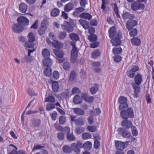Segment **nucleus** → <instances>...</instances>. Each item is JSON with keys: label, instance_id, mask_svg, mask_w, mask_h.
<instances>
[{"label": "nucleus", "instance_id": "obj_1", "mask_svg": "<svg viewBox=\"0 0 154 154\" xmlns=\"http://www.w3.org/2000/svg\"><path fill=\"white\" fill-rule=\"evenodd\" d=\"M120 116L124 120L121 122V125L124 129L132 128L133 124L128 120L129 118L132 119L134 117V111L132 108H130L127 110H123L121 111Z\"/></svg>", "mask_w": 154, "mask_h": 154}, {"label": "nucleus", "instance_id": "obj_2", "mask_svg": "<svg viewBox=\"0 0 154 154\" xmlns=\"http://www.w3.org/2000/svg\"><path fill=\"white\" fill-rule=\"evenodd\" d=\"M127 101V98L125 97L121 96L119 97L118 100V103L119 104V110L122 111L129 109Z\"/></svg>", "mask_w": 154, "mask_h": 154}, {"label": "nucleus", "instance_id": "obj_3", "mask_svg": "<svg viewBox=\"0 0 154 154\" xmlns=\"http://www.w3.org/2000/svg\"><path fill=\"white\" fill-rule=\"evenodd\" d=\"M28 41L25 43V46L27 48H33L34 47L33 42L35 40V37L33 32H30L27 35Z\"/></svg>", "mask_w": 154, "mask_h": 154}, {"label": "nucleus", "instance_id": "obj_4", "mask_svg": "<svg viewBox=\"0 0 154 154\" xmlns=\"http://www.w3.org/2000/svg\"><path fill=\"white\" fill-rule=\"evenodd\" d=\"M122 36V34L121 32L118 31L117 33V36L111 38L110 42L113 46H117L121 45V39Z\"/></svg>", "mask_w": 154, "mask_h": 154}, {"label": "nucleus", "instance_id": "obj_5", "mask_svg": "<svg viewBox=\"0 0 154 154\" xmlns=\"http://www.w3.org/2000/svg\"><path fill=\"white\" fill-rule=\"evenodd\" d=\"M144 5L138 2H134L131 3V8L132 10L134 11L138 10H143L145 8Z\"/></svg>", "mask_w": 154, "mask_h": 154}, {"label": "nucleus", "instance_id": "obj_6", "mask_svg": "<svg viewBox=\"0 0 154 154\" xmlns=\"http://www.w3.org/2000/svg\"><path fill=\"white\" fill-rule=\"evenodd\" d=\"M17 23L22 26H26L29 25V20L26 17L22 16L18 17L17 19Z\"/></svg>", "mask_w": 154, "mask_h": 154}, {"label": "nucleus", "instance_id": "obj_7", "mask_svg": "<svg viewBox=\"0 0 154 154\" xmlns=\"http://www.w3.org/2000/svg\"><path fill=\"white\" fill-rule=\"evenodd\" d=\"M117 131L119 134H121L124 138H128L131 136L130 132L127 129H124L122 127H120L118 128Z\"/></svg>", "mask_w": 154, "mask_h": 154}, {"label": "nucleus", "instance_id": "obj_8", "mask_svg": "<svg viewBox=\"0 0 154 154\" xmlns=\"http://www.w3.org/2000/svg\"><path fill=\"white\" fill-rule=\"evenodd\" d=\"M12 31L16 33L19 34L24 30V28L17 23L13 24L11 27Z\"/></svg>", "mask_w": 154, "mask_h": 154}, {"label": "nucleus", "instance_id": "obj_9", "mask_svg": "<svg viewBox=\"0 0 154 154\" xmlns=\"http://www.w3.org/2000/svg\"><path fill=\"white\" fill-rule=\"evenodd\" d=\"M79 51L77 48H72L71 51V61L73 63H75L77 59Z\"/></svg>", "mask_w": 154, "mask_h": 154}, {"label": "nucleus", "instance_id": "obj_10", "mask_svg": "<svg viewBox=\"0 0 154 154\" xmlns=\"http://www.w3.org/2000/svg\"><path fill=\"white\" fill-rule=\"evenodd\" d=\"M134 82H132L131 84L140 85L143 81L142 75L140 73H137L134 77Z\"/></svg>", "mask_w": 154, "mask_h": 154}, {"label": "nucleus", "instance_id": "obj_11", "mask_svg": "<svg viewBox=\"0 0 154 154\" xmlns=\"http://www.w3.org/2000/svg\"><path fill=\"white\" fill-rule=\"evenodd\" d=\"M137 24V22L133 19L128 20L126 23V27L129 31H131L133 28Z\"/></svg>", "mask_w": 154, "mask_h": 154}, {"label": "nucleus", "instance_id": "obj_12", "mask_svg": "<svg viewBox=\"0 0 154 154\" xmlns=\"http://www.w3.org/2000/svg\"><path fill=\"white\" fill-rule=\"evenodd\" d=\"M12 147L15 149H12L11 152H10L8 154H26L25 151L23 150H20L17 151V148L14 145L11 144L9 145V147Z\"/></svg>", "mask_w": 154, "mask_h": 154}, {"label": "nucleus", "instance_id": "obj_13", "mask_svg": "<svg viewBox=\"0 0 154 154\" xmlns=\"http://www.w3.org/2000/svg\"><path fill=\"white\" fill-rule=\"evenodd\" d=\"M132 87L134 89V94L133 96V97L137 98L139 97V93L140 91V85H136L135 84H131Z\"/></svg>", "mask_w": 154, "mask_h": 154}, {"label": "nucleus", "instance_id": "obj_14", "mask_svg": "<svg viewBox=\"0 0 154 154\" xmlns=\"http://www.w3.org/2000/svg\"><path fill=\"white\" fill-rule=\"evenodd\" d=\"M125 142L118 140L116 141L115 144L116 149L120 151L123 150L125 148Z\"/></svg>", "mask_w": 154, "mask_h": 154}, {"label": "nucleus", "instance_id": "obj_15", "mask_svg": "<svg viewBox=\"0 0 154 154\" xmlns=\"http://www.w3.org/2000/svg\"><path fill=\"white\" fill-rule=\"evenodd\" d=\"M43 65L46 68H51L52 65V61L49 57L46 58L42 60Z\"/></svg>", "mask_w": 154, "mask_h": 154}, {"label": "nucleus", "instance_id": "obj_16", "mask_svg": "<svg viewBox=\"0 0 154 154\" xmlns=\"http://www.w3.org/2000/svg\"><path fill=\"white\" fill-rule=\"evenodd\" d=\"M46 23L45 21H42L41 23V26L38 29L39 35H42L45 33V31L47 29Z\"/></svg>", "mask_w": 154, "mask_h": 154}, {"label": "nucleus", "instance_id": "obj_17", "mask_svg": "<svg viewBox=\"0 0 154 154\" xmlns=\"http://www.w3.org/2000/svg\"><path fill=\"white\" fill-rule=\"evenodd\" d=\"M79 21L80 24L85 29H87L90 28L89 23L86 20L80 19L79 20Z\"/></svg>", "mask_w": 154, "mask_h": 154}, {"label": "nucleus", "instance_id": "obj_18", "mask_svg": "<svg viewBox=\"0 0 154 154\" xmlns=\"http://www.w3.org/2000/svg\"><path fill=\"white\" fill-rule=\"evenodd\" d=\"M101 54L100 51L98 49H96L94 50L92 52L91 57L94 60H96L101 55Z\"/></svg>", "mask_w": 154, "mask_h": 154}, {"label": "nucleus", "instance_id": "obj_19", "mask_svg": "<svg viewBox=\"0 0 154 154\" xmlns=\"http://www.w3.org/2000/svg\"><path fill=\"white\" fill-rule=\"evenodd\" d=\"M109 37L110 38H114L117 33L116 30L115 26H113L110 27L108 31Z\"/></svg>", "mask_w": 154, "mask_h": 154}, {"label": "nucleus", "instance_id": "obj_20", "mask_svg": "<svg viewBox=\"0 0 154 154\" xmlns=\"http://www.w3.org/2000/svg\"><path fill=\"white\" fill-rule=\"evenodd\" d=\"M122 18L124 19H133L135 18V15L133 14H131L128 12H124L122 14Z\"/></svg>", "mask_w": 154, "mask_h": 154}, {"label": "nucleus", "instance_id": "obj_21", "mask_svg": "<svg viewBox=\"0 0 154 154\" xmlns=\"http://www.w3.org/2000/svg\"><path fill=\"white\" fill-rule=\"evenodd\" d=\"M52 90L54 93L57 92L59 90V85L58 81H52Z\"/></svg>", "mask_w": 154, "mask_h": 154}, {"label": "nucleus", "instance_id": "obj_22", "mask_svg": "<svg viewBox=\"0 0 154 154\" xmlns=\"http://www.w3.org/2000/svg\"><path fill=\"white\" fill-rule=\"evenodd\" d=\"M28 8L27 5L24 2L21 3L19 6L20 11L22 13H25L27 11Z\"/></svg>", "mask_w": 154, "mask_h": 154}, {"label": "nucleus", "instance_id": "obj_23", "mask_svg": "<svg viewBox=\"0 0 154 154\" xmlns=\"http://www.w3.org/2000/svg\"><path fill=\"white\" fill-rule=\"evenodd\" d=\"M131 42L134 45L139 46L141 44L140 39L137 37H134L131 39Z\"/></svg>", "mask_w": 154, "mask_h": 154}, {"label": "nucleus", "instance_id": "obj_24", "mask_svg": "<svg viewBox=\"0 0 154 154\" xmlns=\"http://www.w3.org/2000/svg\"><path fill=\"white\" fill-rule=\"evenodd\" d=\"M79 17L89 20L91 19L92 16L89 13L84 12L80 14Z\"/></svg>", "mask_w": 154, "mask_h": 154}, {"label": "nucleus", "instance_id": "obj_25", "mask_svg": "<svg viewBox=\"0 0 154 154\" xmlns=\"http://www.w3.org/2000/svg\"><path fill=\"white\" fill-rule=\"evenodd\" d=\"M73 103L75 104H79L82 103V100L78 95H75L73 97Z\"/></svg>", "mask_w": 154, "mask_h": 154}, {"label": "nucleus", "instance_id": "obj_26", "mask_svg": "<svg viewBox=\"0 0 154 154\" xmlns=\"http://www.w3.org/2000/svg\"><path fill=\"white\" fill-rule=\"evenodd\" d=\"M85 122L83 117L81 116L75 120V124L77 126H82L84 124Z\"/></svg>", "mask_w": 154, "mask_h": 154}, {"label": "nucleus", "instance_id": "obj_27", "mask_svg": "<svg viewBox=\"0 0 154 154\" xmlns=\"http://www.w3.org/2000/svg\"><path fill=\"white\" fill-rule=\"evenodd\" d=\"M74 5L71 2L69 3L66 5L64 7V9L65 11L69 12L72 10L73 8Z\"/></svg>", "mask_w": 154, "mask_h": 154}, {"label": "nucleus", "instance_id": "obj_28", "mask_svg": "<svg viewBox=\"0 0 154 154\" xmlns=\"http://www.w3.org/2000/svg\"><path fill=\"white\" fill-rule=\"evenodd\" d=\"M41 123V119L37 118H34L32 119V124L35 127H38Z\"/></svg>", "mask_w": 154, "mask_h": 154}, {"label": "nucleus", "instance_id": "obj_29", "mask_svg": "<svg viewBox=\"0 0 154 154\" xmlns=\"http://www.w3.org/2000/svg\"><path fill=\"white\" fill-rule=\"evenodd\" d=\"M99 85L97 84H95L90 89V91L92 95L95 94L98 91Z\"/></svg>", "mask_w": 154, "mask_h": 154}, {"label": "nucleus", "instance_id": "obj_30", "mask_svg": "<svg viewBox=\"0 0 154 154\" xmlns=\"http://www.w3.org/2000/svg\"><path fill=\"white\" fill-rule=\"evenodd\" d=\"M71 148L72 150L76 153H79L80 151V148L76 143H72L71 145Z\"/></svg>", "mask_w": 154, "mask_h": 154}, {"label": "nucleus", "instance_id": "obj_31", "mask_svg": "<svg viewBox=\"0 0 154 154\" xmlns=\"http://www.w3.org/2000/svg\"><path fill=\"white\" fill-rule=\"evenodd\" d=\"M92 146L91 143L89 141H87L83 144V149L87 151L91 150Z\"/></svg>", "mask_w": 154, "mask_h": 154}, {"label": "nucleus", "instance_id": "obj_32", "mask_svg": "<svg viewBox=\"0 0 154 154\" xmlns=\"http://www.w3.org/2000/svg\"><path fill=\"white\" fill-rule=\"evenodd\" d=\"M52 69L51 68H46L43 71V74L46 77H50L52 73Z\"/></svg>", "mask_w": 154, "mask_h": 154}, {"label": "nucleus", "instance_id": "obj_33", "mask_svg": "<svg viewBox=\"0 0 154 154\" xmlns=\"http://www.w3.org/2000/svg\"><path fill=\"white\" fill-rule=\"evenodd\" d=\"M73 110L74 112L77 115H83L85 113V111L80 108H74Z\"/></svg>", "mask_w": 154, "mask_h": 154}, {"label": "nucleus", "instance_id": "obj_34", "mask_svg": "<svg viewBox=\"0 0 154 154\" xmlns=\"http://www.w3.org/2000/svg\"><path fill=\"white\" fill-rule=\"evenodd\" d=\"M70 39L72 40L77 41L79 40L80 38L78 35L75 33H71L69 34Z\"/></svg>", "mask_w": 154, "mask_h": 154}, {"label": "nucleus", "instance_id": "obj_35", "mask_svg": "<svg viewBox=\"0 0 154 154\" xmlns=\"http://www.w3.org/2000/svg\"><path fill=\"white\" fill-rule=\"evenodd\" d=\"M62 44L59 42L57 40H55L53 42V46L56 48L60 49L62 46Z\"/></svg>", "mask_w": 154, "mask_h": 154}, {"label": "nucleus", "instance_id": "obj_36", "mask_svg": "<svg viewBox=\"0 0 154 154\" xmlns=\"http://www.w3.org/2000/svg\"><path fill=\"white\" fill-rule=\"evenodd\" d=\"M33 60V59L32 57H29L25 56L22 59L21 62L23 63H28L30 62Z\"/></svg>", "mask_w": 154, "mask_h": 154}, {"label": "nucleus", "instance_id": "obj_37", "mask_svg": "<svg viewBox=\"0 0 154 154\" xmlns=\"http://www.w3.org/2000/svg\"><path fill=\"white\" fill-rule=\"evenodd\" d=\"M60 11L57 8L53 9L51 12V15L53 17H55L59 15Z\"/></svg>", "mask_w": 154, "mask_h": 154}, {"label": "nucleus", "instance_id": "obj_38", "mask_svg": "<svg viewBox=\"0 0 154 154\" xmlns=\"http://www.w3.org/2000/svg\"><path fill=\"white\" fill-rule=\"evenodd\" d=\"M122 50L120 47L119 48H113L112 50V53L114 54H119L122 52Z\"/></svg>", "mask_w": 154, "mask_h": 154}, {"label": "nucleus", "instance_id": "obj_39", "mask_svg": "<svg viewBox=\"0 0 154 154\" xmlns=\"http://www.w3.org/2000/svg\"><path fill=\"white\" fill-rule=\"evenodd\" d=\"M42 54L44 57H48L50 55V51L48 49L45 48L42 51Z\"/></svg>", "mask_w": 154, "mask_h": 154}, {"label": "nucleus", "instance_id": "obj_40", "mask_svg": "<svg viewBox=\"0 0 154 154\" xmlns=\"http://www.w3.org/2000/svg\"><path fill=\"white\" fill-rule=\"evenodd\" d=\"M67 140L69 141H73L75 140L76 137L72 133H69L66 134Z\"/></svg>", "mask_w": 154, "mask_h": 154}, {"label": "nucleus", "instance_id": "obj_41", "mask_svg": "<svg viewBox=\"0 0 154 154\" xmlns=\"http://www.w3.org/2000/svg\"><path fill=\"white\" fill-rule=\"evenodd\" d=\"M88 40L91 42H94L97 40V36L94 34H91L88 36Z\"/></svg>", "mask_w": 154, "mask_h": 154}, {"label": "nucleus", "instance_id": "obj_42", "mask_svg": "<svg viewBox=\"0 0 154 154\" xmlns=\"http://www.w3.org/2000/svg\"><path fill=\"white\" fill-rule=\"evenodd\" d=\"M64 152L67 153H70L71 152V146L70 147L68 145H65L62 148Z\"/></svg>", "mask_w": 154, "mask_h": 154}, {"label": "nucleus", "instance_id": "obj_43", "mask_svg": "<svg viewBox=\"0 0 154 154\" xmlns=\"http://www.w3.org/2000/svg\"><path fill=\"white\" fill-rule=\"evenodd\" d=\"M76 76V73L74 70L71 72L69 78V81L72 82L74 80Z\"/></svg>", "mask_w": 154, "mask_h": 154}, {"label": "nucleus", "instance_id": "obj_44", "mask_svg": "<svg viewBox=\"0 0 154 154\" xmlns=\"http://www.w3.org/2000/svg\"><path fill=\"white\" fill-rule=\"evenodd\" d=\"M54 53L57 57L60 58H62L63 57L64 55L63 52L61 50L55 51Z\"/></svg>", "mask_w": 154, "mask_h": 154}, {"label": "nucleus", "instance_id": "obj_45", "mask_svg": "<svg viewBox=\"0 0 154 154\" xmlns=\"http://www.w3.org/2000/svg\"><path fill=\"white\" fill-rule=\"evenodd\" d=\"M127 76L130 78H133L135 76V73L130 69L127 71L126 72Z\"/></svg>", "mask_w": 154, "mask_h": 154}, {"label": "nucleus", "instance_id": "obj_46", "mask_svg": "<svg viewBox=\"0 0 154 154\" xmlns=\"http://www.w3.org/2000/svg\"><path fill=\"white\" fill-rule=\"evenodd\" d=\"M129 32L130 35L131 37H135L137 34V29L135 28H133Z\"/></svg>", "mask_w": 154, "mask_h": 154}, {"label": "nucleus", "instance_id": "obj_47", "mask_svg": "<svg viewBox=\"0 0 154 154\" xmlns=\"http://www.w3.org/2000/svg\"><path fill=\"white\" fill-rule=\"evenodd\" d=\"M63 68L65 71H69L71 68V65L68 62H65L63 63Z\"/></svg>", "mask_w": 154, "mask_h": 154}, {"label": "nucleus", "instance_id": "obj_48", "mask_svg": "<svg viewBox=\"0 0 154 154\" xmlns=\"http://www.w3.org/2000/svg\"><path fill=\"white\" fill-rule=\"evenodd\" d=\"M84 129L82 127L80 128L76 127L75 130V132L78 135L84 132Z\"/></svg>", "mask_w": 154, "mask_h": 154}, {"label": "nucleus", "instance_id": "obj_49", "mask_svg": "<svg viewBox=\"0 0 154 154\" xmlns=\"http://www.w3.org/2000/svg\"><path fill=\"white\" fill-rule=\"evenodd\" d=\"M45 102H50L54 103L55 102V100L54 97L52 96L49 95L46 98Z\"/></svg>", "mask_w": 154, "mask_h": 154}, {"label": "nucleus", "instance_id": "obj_50", "mask_svg": "<svg viewBox=\"0 0 154 154\" xmlns=\"http://www.w3.org/2000/svg\"><path fill=\"white\" fill-rule=\"evenodd\" d=\"M59 121L60 124L63 125L65 124L66 122V117L63 116H61L60 117Z\"/></svg>", "mask_w": 154, "mask_h": 154}, {"label": "nucleus", "instance_id": "obj_51", "mask_svg": "<svg viewBox=\"0 0 154 154\" xmlns=\"http://www.w3.org/2000/svg\"><path fill=\"white\" fill-rule=\"evenodd\" d=\"M91 112L93 113V115L94 116H96L99 115L101 112L100 109L99 108H97L93 110H91Z\"/></svg>", "mask_w": 154, "mask_h": 154}, {"label": "nucleus", "instance_id": "obj_52", "mask_svg": "<svg viewBox=\"0 0 154 154\" xmlns=\"http://www.w3.org/2000/svg\"><path fill=\"white\" fill-rule=\"evenodd\" d=\"M91 134L89 133H83L82 135V137L83 139L91 138Z\"/></svg>", "mask_w": 154, "mask_h": 154}, {"label": "nucleus", "instance_id": "obj_53", "mask_svg": "<svg viewBox=\"0 0 154 154\" xmlns=\"http://www.w3.org/2000/svg\"><path fill=\"white\" fill-rule=\"evenodd\" d=\"M55 105L52 103H48L46 105V109L47 110L49 111L55 108Z\"/></svg>", "mask_w": 154, "mask_h": 154}, {"label": "nucleus", "instance_id": "obj_54", "mask_svg": "<svg viewBox=\"0 0 154 154\" xmlns=\"http://www.w3.org/2000/svg\"><path fill=\"white\" fill-rule=\"evenodd\" d=\"M94 42L90 44V47L92 48H95L98 47L99 44L100 42L98 41H95Z\"/></svg>", "mask_w": 154, "mask_h": 154}, {"label": "nucleus", "instance_id": "obj_55", "mask_svg": "<svg viewBox=\"0 0 154 154\" xmlns=\"http://www.w3.org/2000/svg\"><path fill=\"white\" fill-rule=\"evenodd\" d=\"M61 95L66 99L68 98L69 97V94L68 89L66 91L63 92Z\"/></svg>", "mask_w": 154, "mask_h": 154}, {"label": "nucleus", "instance_id": "obj_56", "mask_svg": "<svg viewBox=\"0 0 154 154\" xmlns=\"http://www.w3.org/2000/svg\"><path fill=\"white\" fill-rule=\"evenodd\" d=\"M66 35V33L65 32H60L59 35V38L60 39H63L65 38Z\"/></svg>", "mask_w": 154, "mask_h": 154}, {"label": "nucleus", "instance_id": "obj_57", "mask_svg": "<svg viewBox=\"0 0 154 154\" xmlns=\"http://www.w3.org/2000/svg\"><path fill=\"white\" fill-rule=\"evenodd\" d=\"M53 76L55 79H59L60 76V74L59 72L57 71H54L53 73Z\"/></svg>", "mask_w": 154, "mask_h": 154}, {"label": "nucleus", "instance_id": "obj_58", "mask_svg": "<svg viewBox=\"0 0 154 154\" xmlns=\"http://www.w3.org/2000/svg\"><path fill=\"white\" fill-rule=\"evenodd\" d=\"M88 129L90 132H94L97 130V127L95 126H88Z\"/></svg>", "mask_w": 154, "mask_h": 154}, {"label": "nucleus", "instance_id": "obj_59", "mask_svg": "<svg viewBox=\"0 0 154 154\" xmlns=\"http://www.w3.org/2000/svg\"><path fill=\"white\" fill-rule=\"evenodd\" d=\"M94 146L95 149H98L100 146V142L98 140H95L94 141Z\"/></svg>", "mask_w": 154, "mask_h": 154}, {"label": "nucleus", "instance_id": "obj_60", "mask_svg": "<svg viewBox=\"0 0 154 154\" xmlns=\"http://www.w3.org/2000/svg\"><path fill=\"white\" fill-rule=\"evenodd\" d=\"M113 58L114 61L117 63L120 62L122 60V57L119 55L114 56Z\"/></svg>", "mask_w": 154, "mask_h": 154}, {"label": "nucleus", "instance_id": "obj_61", "mask_svg": "<svg viewBox=\"0 0 154 154\" xmlns=\"http://www.w3.org/2000/svg\"><path fill=\"white\" fill-rule=\"evenodd\" d=\"M66 29L67 30V31L68 33H70L73 32L74 29L73 27L71 25L67 26L66 27H65Z\"/></svg>", "mask_w": 154, "mask_h": 154}, {"label": "nucleus", "instance_id": "obj_62", "mask_svg": "<svg viewBox=\"0 0 154 154\" xmlns=\"http://www.w3.org/2000/svg\"><path fill=\"white\" fill-rule=\"evenodd\" d=\"M130 69L135 73L139 70V68L138 66L134 65L132 66Z\"/></svg>", "mask_w": 154, "mask_h": 154}, {"label": "nucleus", "instance_id": "obj_63", "mask_svg": "<svg viewBox=\"0 0 154 154\" xmlns=\"http://www.w3.org/2000/svg\"><path fill=\"white\" fill-rule=\"evenodd\" d=\"M90 24L91 26H96L98 24L97 20L95 19H92L90 21Z\"/></svg>", "mask_w": 154, "mask_h": 154}, {"label": "nucleus", "instance_id": "obj_64", "mask_svg": "<svg viewBox=\"0 0 154 154\" xmlns=\"http://www.w3.org/2000/svg\"><path fill=\"white\" fill-rule=\"evenodd\" d=\"M65 133L67 134H69L70 132V128L68 126H66L63 128L62 131Z\"/></svg>", "mask_w": 154, "mask_h": 154}]
</instances>
